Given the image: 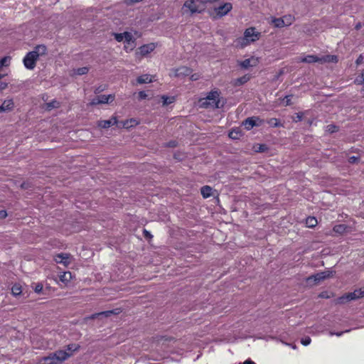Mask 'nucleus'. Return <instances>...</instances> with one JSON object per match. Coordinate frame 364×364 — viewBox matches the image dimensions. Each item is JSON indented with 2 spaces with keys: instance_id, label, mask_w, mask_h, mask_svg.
<instances>
[{
  "instance_id": "1",
  "label": "nucleus",
  "mask_w": 364,
  "mask_h": 364,
  "mask_svg": "<svg viewBox=\"0 0 364 364\" xmlns=\"http://www.w3.org/2000/svg\"><path fill=\"white\" fill-rule=\"evenodd\" d=\"M220 92L218 90H211L205 97L200 100V107L206 109L219 108L220 107Z\"/></svg>"
},
{
  "instance_id": "2",
  "label": "nucleus",
  "mask_w": 364,
  "mask_h": 364,
  "mask_svg": "<svg viewBox=\"0 0 364 364\" xmlns=\"http://www.w3.org/2000/svg\"><path fill=\"white\" fill-rule=\"evenodd\" d=\"M260 37V32L257 31L255 27H250L245 30L243 37L237 41L240 46L245 48L258 41Z\"/></svg>"
},
{
  "instance_id": "3",
  "label": "nucleus",
  "mask_w": 364,
  "mask_h": 364,
  "mask_svg": "<svg viewBox=\"0 0 364 364\" xmlns=\"http://www.w3.org/2000/svg\"><path fill=\"white\" fill-rule=\"evenodd\" d=\"M70 356L67 350H60L43 357L41 364H60Z\"/></svg>"
},
{
  "instance_id": "4",
  "label": "nucleus",
  "mask_w": 364,
  "mask_h": 364,
  "mask_svg": "<svg viewBox=\"0 0 364 364\" xmlns=\"http://www.w3.org/2000/svg\"><path fill=\"white\" fill-rule=\"evenodd\" d=\"M184 14H193L200 13L205 9L204 4L199 0H186L183 6Z\"/></svg>"
},
{
  "instance_id": "5",
  "label": "nucleus",
  "mask_w": 364,
  "mask_h": 364,
  "mask_svg": "<svg viewBox=\"0 0 364 364\" xmlns=\"http://www.w3.org/2000/svg\"><path fill=\"white\" fill-rule=\"evenodd\" d=\"M37 52H29L23 58L24 66L28 70H33L36 66V60H38Z\"/></svg>"
},
{
  "instance_id": "6",
  "label": "nucleus",
  "mask_w": 364,
  "mask_h": 364,
  "mask_svg": "<svg viewBox=\"0 0 364 364\" xmlns=\"http://www.w3.org/2000/svg\"><path fill=\"white\" fill-rule=\"evenodd\" d=\"M362 297H364V289H359L340 297L339 301L343 303L344 301H352Z\"/></svg>"
},
{
  "instance_id": "7",
  "label": "nucleus",
  "mask_w": 364,
  "mask_h": 364,
  "mask_svg": "<svg viewBox=\"0 0 364 364\" xmlns=\"http://www.w3.org/2000/svg\"><path fill=\"white\" fill-rule=\"evenodd\" d=\"M263 120L259 119L258 117H252L247 118L244 122L243 125L245 126L247 130L252 129L254 127H259L262 125Z\"/></svg>"
},
{
  "instance_id": "8",
  "label": "nucleus",
  "mask_w": 364,
  "mask_h": 364,
  "mask_svg": "<svg viewBox=\"0 0 364 364\" xmlns=\"http://www.w3.org/2000/svg\"><path fill=\"white\" fill-rule=\"evenodd\" d=\"M114 99V95H99V96H97L95 98H93L90 102V105H100V104H107L109 102L113 101Z\"/></svg>"
},
{
  "instance_id": "9",
  "label": "nucleus",
  "mask_w": 364,
  "mask_h": 364,
  "mask_svg": "<svg viewBox=\"0 0 364 364\" xmlns=\"http://www.w3.org/2000/svg\"><path fill=\"white\" fill-rule=\"evenodd\" d=\"M192 73V70L186 66H181L178 68L173 69L170 74L171 76L177 77H184L190 75Z\"/></svg>"
},
{
  "instance_id": "10",
  "label": "nucleus",
  "mask_w": 364,
  "mask_h": 364,
  "mask_svg": "<svg viewBox=\"0 0 364 364\" xmlns=\"http://www.w3.org/2000/svg\"><path fill=\"white\" fill-rule=\"evenodd\" d=\"M124 49L127 51L132 50L135 47V40L132 36V34L129 32H124Z\"/></svg>"
},
{
  "instance_id": "11",
  "label": "nucleus",
  "mask_w": 364,
  "mask_h": 364,
  "mask_svg": "<svg viewBox=\"0 0 364 364\" xmlns=\"http://www.w3.org/2000/svg\"><path fill=\"white\" fill-rule=\"evenodd\" d=\"M232 8V6L230 3H225L215 8V11L218 16L222 17L226 15Z\"/></svg>"
},
{
  "instance_id": "12",
  "label": "nucleus",
  "mask_w": 364,
  "mask_h": 364,
  "mask_svg": "<svg viewBox=\"0 0 364 364\" xmlns=\"http://www.w3.org/2000/svg\"><path fill=\"white\" fill-rule=\"evenodd\" d=\"M327 60L326 58H321L314 55H308L304 57H301L299 59L300 62L306 63H312L319 62L323 63V61Z\"/></svg>"
},
{
  "instance_id": "13",
  "label": "nucleus",
  "mask_w": 364,
  "mask_h": 364,
  "mask_svg": "<svg viewBox=\"0 0 364 364\" xmlns=\"http://www.w3.org/2000/svg\"><path fill=\"white\" fill-rule=\"evenodd\" d=\"M54 260L56 263L63 264L67 266L70 263V255L60 253L55 256Z\"/></svg>"
},
{
  "instance_id": "14",
  "label": "nucleus",
  "mask_w": 364,
  "mask_h": 364,
  "mask_svg": "<svg viewBox=\"0 0 364 364\" xmlns=\"http://www.w3.org/2000/svg\"><path fill=\"white\" fill-rule=\"evenodd\" d=\"M156 48V44L154 43L143 45L139 48V53L145 56L152 52Z\"/></svg>"
},
{
  "instance_id": "15",
  "label": "nucleus",
  "mask_w": 364,
  "mask_h": 364,
  "mask_svg": "<svg viewBox=\"0 0 364 364\" xmlns=\"http://www.w3.org/2000/svg\"><path fill=\"white\" fill-rule=\"evenodd\" d=\"M113 124H117V127H120L116 117H112L108 120H101L98 122V126L104 129L109 128Z\"/></svg>"
},
{
  "instance_id": "16",
  "label": "nucleus",
  "mask_w": 364,
  "mask_h": 364,
  "mask_svg": "<svg viewBox=\"0 0 364 364\" xmlns=\"http://www.w3.org/2000/svg\"><path fill=\"white\" fill-rule=\"evenodd\" d=\"M118 124L120 125L119 127L129 129L136 126L139 124V122L136 119L132 118L124 121L118 122Z\"/></svg>"
},
{
  "instance_id": "17",
  "label": "nucleus",
  "mask_w": 364,
  "mask_h": 364,
  "mask_svg": "<svg viewBox=\"0 0 364 364\" xmlns=\"http://www.w3.org/2000/svg\"><path fill=\"white\" fill-rule=\"evenodd\" d=\"M331 274H332V272L328 270V271L317 273L316 274L312 276L310 279H314V280L315 282H320L321 280H323L326 278L330 277Z\"/></svg>"
},
{
  "instance_id": "18",
  "label": "nucleus",
  "mask_w": 364,
  "mask_h": 364,
  "mask_svg": "<svg viewBox=\"0 0 364 364\" xmlns=\"http://www.w3.org/2000/svg\"><path fill=\"white\" fill-rule=\"evenodd\" d=\"M154 76L148 74L141 75L137 77L138 84L149 83L154 81Z\"/></svg>"
},
{
  "instance_id": "19",
  "label": "nucleus",
  "mask_w": 364,
  "mask_h": 364,
  "mask_svg": "<svg viewBox=\"0 0 364 364\" xmlns=\"http://www.w3.org/2000/svg\"><path fill=\"white\" fill-rule=\"evenodd\" d=\"M14 107V102L11 99H8L4 101L0 106V112L9 111Z\"/></svg>"
},
{
  "instance_id": "20",
  "label": "nucleus",
  "mask_w": 364,
  "mask_h": 364,
  "mask_svg": "<svg viewBox=\"0 0 364 364\" xmlns=\"http://www.w3.org/2000/svg\"><path fill=\"white\" fill-rule=\"evenodd\" d=\"M200 193L203 198H207L212 195V188L208 186H204L201 188Z\"/></svg>"
},
{
  "instance_id": "21",
  "label": "nucleus",
  "mask_w": 364,
  "mask_h": 364,
  "mask_svg": "<svg viewBox=\"0 0 364 364\" xmlns=\"http://www.w3.org/2000/svg\"><path fill=\"white\" fill-rule=\"evenodd\" d=\"M271 22L277 28H282L285 26V23L282 18H272Z\"/></svg>"
},
{
  "instance_id": "22",
  "label": "nucleus",
  "mask_w": 364,
  "mask_h": 364,
  "mask_svg": "<svg viewBox=\"0 0 364 364\" xmlns=\"http://www.w3.org/2000/svg\"><path fill=\"white\" fill-rule=\"evenodd\" d=\"M71 273L70 272H63L60 276V281H61L63 283H67L71 279Z\"/></svg>"
},
{
  "instance_id": "23",
  "label": "nucleus",
  "mask_w": 364,
  "mask_h": 364,
  "mask_svg": "<svg viewBox=\"0 0 364 364\" xmlns=\"http://www.w3.org/2000/svg\"><path fill=\"white\" fill-rule=\"evenodd\" d=\"M119 313V309H114V310H112V311H103L100 314H94L92 316V318H95L97 316H109L111 314H118Z\"/></svg>"
},
{
  "instance_id": "24",
  "label": "nucleus",
  "mask_w": 364,
  "mask_h": 364,
  "mask_svg": "<svg viewBox=\"0 0 364 364\" xmlns=\"http://www.w3.org/2000/svg\"><path fill=\"white\" fill-rule=\"evenodd\" d=\"M11 292L14 296L20 295L22 292L21 286L18 284H15L11 288Z\"/></svg>"
},
{
  "instance_id": "25",
  "label": "nucleus",
  "mask_w": 364,
  "mask_h": 364,
  "mask_svg": "<svg viewBox=\"0 0 364 364\" xmlns=\"http://www.w3.org/2000/svg\"><path fill=\"white\" fill-rule=\"evenodd\" d=\"M306 225L309 228H314L317 225V220L314 217H309L306 220Z\"/></svg>"
},
{
  "instance_id": "26",
  "label": "nucleus",
  "mask_w": 364,
  "mask_h": 364,
  "mask_svg": "<svg viewBox=\"0 0 364 364\" xmlns=\"http://www.w3.org/2000/svg\"><path fill=\"white\" fill-rule=\"evenodd\" d=\"M32 52H37L38 57H39L40 55L45 54L46 52V47L43 45L38 46L35 48V50Z\"/></svg>"
},
{
  "instance_id": "27",
  "label": "nucleus",
  "mask_w": 364,
  "mask_h": 364,
  "mask_svg": "<svg viewBox=\"0 0 364 364\" xmlns=\"http://www.w3.org/2000/svg\"><path fill=\"white\" fill-rule=\"evenodd\" d=\"M282 18L285 23V26H290L294 21V17L291 15L284 16Z\"/></svg>"
},
{
  "instance_id": "28",
  "label": "nucleus",
  "mask_w": 364,
  "mask_h": 364,
  "mask_svg": "<svg viewBox=\"0 0 364 364\" xmlns=\"http://www.w3.org/2000/svg\"><path fill=\"white\" fill-rule=\"evenodd\" d=\"M163 100V105H168L173 103L175 101V97H168L166 95H163L161 97Z\"/></svg>"
},
{
  "instance_id": "29",
  "label": "nucleus",
  "mask_w": 364,
  "mask_h": 364,
  "mask_svg": "<svg viewBox=\"0 0 364 364\" xmlns=\"http://www.w3.org/2000/svg\"><path fill=\"white\" fill-rule=\"evenodd\" d=\"M268 124L273 127H278L281 126V124L277 118H271L267 122Z\"/></svg>"
},
{
  "instance_id": "30",
  "label": "nucleus",
  "mask_w": 364,
  "mask_h": 364,
  "mask_svg": "<svg viewBox=\"0 0 364 364\" xmlns=\"http://www.w3.org/2000/svg\"><path fill=\"white\" fill-rule=\"evenodd\" d=\"M88 72V68L87 67L79 68L74 70V73L78 75H82L86 74Z\"/></svg>"
},
{
  "instance_id": "31",
  "label": "nucleus",
  "mask_w": 364,
  "mask_h": 364,
  "mask_svg": "<svg viewBox=\"0 0 364 364\" xmlns=\"http://www.w3.org/2000/svg\"><path fill=\"white\" fill-rule=\"evenodd\" d=\"M346 226L344 225H338L334 226L333 230L338 233H343L346 230Z\"/></svg>"
},
{
  "instance_id": "32",
  "label": "nucleus",
  "mask_w": 364,
  "mask_h": 364,
  "mask_svg": "<svg viewBox=\"0 0 364 364\" xmlns=\"http://www.w3.org/2000/svg\"><path fill=\"white\" fill-rule=\"evenodd\" d=\"M321 58H326V60H327L323 61V63L337 62V60H338L337 56H336V55H326V56L321 57Z\"/></svg>"
},
{
  "instance_id": "33",
  "label": "nucleus",
  "mask_w": 364,
  "mask_h": 364,
  "mask_svg": "<svg viewBox=\"0 0 364 364\" xmlns=\"http://www.w3.org/2000/svg\"><path fill=\"white\" fill-rule=\"evenodd\" d=\"M240 65H241V67L244 68H247L250 66H252V64H251V59H245L244 60H242Z\"/></svg>"
},
{
  "instance_id": "34",
  "label": "nucleus",
  "mask_w": 364,
  "mask_h": 364,
  "mask_svg": "<svg viewBox=\"0 0 364 364\" xmlns=\"http://www.w3.org/2000/svg\"><path fill=\"white\" fill-rule=\"evenodd\" d=\"M248 80L249 77H247L246 75L239 77L236 80V85H242L247 82Z\"/></svg>"
},
{
  "instance_id": "35",
  "label": "nucleus",
  "mask_w": 364,
  "mask_h": 364,
  "mask_svg": "<svg viewBox=\"0 0 364 364\" xmlns=\"http://www.w3.org/2000/svg\"><path fill=\"white\" fill-rule=\"evenodd\" d=\"M326 131L330 133H334L337 131V127L333 124L328 125L326 127Z\"/></svg>"
},
{
  "instance_id": "36",
  "label": "nucleus",
  "mask_w": 364,
  "mask_h": 364,
  "mask_svg": "<svg viewBox=\"0 0 364 364\" xmlns=\"http://www.w3.org/2000/svg\"><path fill=\"white\" fill-rule=\"evenodd\" d=\"M311 338L309 336H306L301 339V343L302 345L306 346L311 343Z\"/></svg>"
},
{
  "instance_id": "37",
  "label": "nucleus",
  "mask_w": 364,
  "mask_h": 364,
  "mask_svg": "<svg viewBox=\"0 0 364 364\" xmlns=\"http://www.w3.org/2000/svg\"><path fill=\"white\" fill-rule=\"evenodd\" d=\"M114 38L118 42H122L124 41V35H123V33H114Z\"/></svg>"
},
{
  "instance_id": "38",
  "label": "nucleus",
  "mask_w": 364,
  "mask_h": 364,
  "mask_svg": "<svg viewBox=\"0 0 364 364\" xmlns=\"http://www.w3.org/2000/svg\"><path fill=\"white\" fill-rule=\"evenodd\" d=\"M350 330H346L345 331H340V332H333V331H331L330 332V335L331 336H341L344 333H347V332H349Z\"/></svg>"
},
{
  "instance_id": "39",
  "label": "nucleus",
  "mask_w": 364,
  "mask_h": 364,
  "mask_svg": "<svg viewBox=\"0 0 364 364\" xmlns=\"http://www.w3.org/2000/svg\"><path fill=\"white\" fill-rule=\"evenodd\" d=\"M146 97H147V95H146V93L144 91H140L138 93V97H139V100L146 99Z\"/></svg>"
},
{
  "instance_id": "40",
  "label": "nucleus",
  "mask_w": 364,
  "mask_h": 364,
  "mask_svg": "<svg viewBox=\"0 0 364 364\" xmlns=\"http://www.w3.org/2000/svg\"><path fill=\"white\" fill-rule=\"evenodd\" d=\"M291 95H287L284 98V104L285 105H290L291 103Z\"/></svg>"
},
{
  "instance_id": "41",
  "label": "nucleus",
  "mask_w": 364,
  "mask_h": 364,
  "mask_svg": "<svg viewBox=\"0 0 364 364\" xmlns=\"http://www.w3.org/2000/svg\"><path fill=\"white\" fill-rule=\"evenodd\" d=\"M56 104H58V102L56 101H53L52 102L48 103L47 104V108L48 109H52L53 107H57Z\"/></svg>"
},
{
  "instance_id": "42",
  "label": "nucleus",
  "mask_w": 364,
  "mask_h": 364,
  "mask_svg": "<svg viewBox=\"0 0 364 364\" xmlns=\"http://www.w3.org/2000/svg\"><path fill=\"white\" fill-rule=\"evenodd\" d=\"M199 78H200V75L197 73H194L191 75V80L192 81L198 80Z\"/></svg>"
},
{
  "instance_id": "43",
  "label": "nucleus",
  "mask_w": 364,
  "mask_h": 364,
  "mask_svg": "<svg viewBox=\"0 0 364 364\" xmlns=\"http://www.w3.org/2000/svg\"><path fill=\"white\" fill-rule=\"evenodd\" d=\"M358 160V157L353 156H350L348 159V161L351 164L356 162Z\"/></svg>"
},
{
  "instance_id": "44",
  "label": "nucleus",
  "mask_w": 364,
  "mask_h": 364,
  "mask_svg": "<svg viewBox=\"0 0 364 364\" xmlns=\"http://www.w3.org/2000/svg\"><path fill=\"white\" fill-rule=\"evenodd\" d=\"M43 289V286L41 284H37L35 287V291L37 292V293H39L42 291Z\"/></svg>"
},
{
  "instance_id": "45",
  "label": "nucleus",
  "mask_w": 364,
  "mask_h": 364,
  "mask_svg": "<svg viewBox=\"0 0 364 364\" xmlns=\"http://www.w3.org/2000/svg\"><path fill=\"white\" fill-rule=\"evenodd\" d=\"M363 60V57L362 55H360L359 57L357 58L355 63L357 65H360Z\"/></svg>"
},
{
  "instance_id": "46",
  "label": "nucleus",
  "mask_w": 364,
  "mask_h": 364,
  "mask_svg": "<svg viewBox=\"0 0 364 364\" xmlns=\"http://www.w3.org/2000/svg\"><path fill=\"white\" fill-rule=\"evenodd\" d=\"M143 0H127L126 2L127 4H132L134 3L142 1Z\"/></svg>"
},
{
  "instance_id": "47",
  "label": "nucleus",
  "mask_w": 364,
  "mask_h": 364,
  "mask_svg": "<svg viewBox=\"0 0 364 364\" xmlns=\"http://www.w3.org/2000/svg\"><path fill=\"white\" fill-rule=\"evenodd\" d=\"M7 216V213L6 210L0 211V218H5Z\"/></svg>"
},
{
  "instance_id": "48",
  "label": "nucleus",
  "mask_w": 364,
  "mask_h": 364,
  "mask_svg": "<svg viewBox=\"0 0 364 364\" xmlns=\"http://www.w3.org/2000/svg\"><path fill=\"white\" fill-rule=\"evenodd\" d=\"M77 349V347L75 346L74 345H69L68 346V350H75Z\"/></svg>"
},
{
  "instance_id": "49",
  "label": "nucleus",
  "mask_w": 364,
  "mask_h": 364,
  "mask_svg": "<svg viewBox=\"0 0 364 364\" xmlns=\"http://www.w3.org/2000/svg\"><path fill=\"white\" fill-rule=\"evenodd\" d=\"M144 236L146 237V238H151L152 237V235H151V233L149 232H148L146 230H144Z\"/></svg>"
},
{
  "instance_id": "50",
  "label": "nucleus",
  "mask_w": 364,
  "mask_h": 364,
  "mask_svg": "<svg viewBox=\"0 0 364 364\" xmlns=\"http://www.w3.org/2000/svg\"><path fill=\"white\" fill-rule=\"evenodd\" d=\"M240 364H255V362H253L252 360H245L244 363H240Z\"/></svg>"
},
{
  "instance_id": "51",
  "label": "nucleus",
  "mask_w": 364,
  "mask_h": 364,
  "mask_svg": "<svg viewBox=\"0 0 364 364\" xmlns=\"http://www.w3.org/2000/svg\"><path fill=\"white\" fill-rule=\"evenodd\" d=\"M302 119V115L301 114H297L296 115V119H295V121H301Z\"/></svg>"
},
{
  "instance_id": "52",
  "label": "nucleus",
  "mask_w": 364,
  "mask_h": 364,
  "mask_svg": "<svg viewBox=\"0 0 364 364\" xmlns=\"http://www.w3.org/2000/svg\"><path fill=\"white\" fill-rule=\"evenodd\" d=\"M283 343H284L285 345L291 346L293 349H296V346L295 345H294V344H289V343H284V342H283Z\"/></svg>"
},
{
  "instance_id": "53",
  "label": "nucleus",
  "mask_w": 364,
  "mask_h": 364,
  "mask_svg": "<svg viewBox=\"0 0 364 364\" xmlns=\"http://www.w3.org/2000/svg\"><path fill=\"white\" fill-rule=\"evenodd\" d=\"M6 85H7L6 83H1L0 85V89H4L6 87Z\"/></svg>"
},
{
  "instance_id": "54",
  "label": "nucleus",
  "mask_w": 364,
  "mask_h": 364,
  "mask_svg": "<svg viewBox=\"0 0 364 364\" xmlns=\"http://www.w3.org/2000/svg\"><path fill=\"white\" fill-rule=\"evenodd\" d=\"M168 146H175V142L174 141L169 142Z\"/></svg>"
},
{
  "instance_id": "55",
  "label": "nucleus",
  "mask_w": 364,
  "mask_h": 364,
  "mask_svg": "<svg viewBox=\"0 0 364 364\" xmlns=\"http://www.w3.org/2000/svg\"><path fill=\"white\" fill-rule=\"evenodd\" d=\"M217 0H204V1L205 2H209V3H213V2H215Z\"/></svg>"
},
{
  "instance_id": "56",
  "label": "nucleus",
  "mask_w": 364,
  "mask_h": 364,
  "mask_svg": "<svg viewBox=\"0 0 364 364\" xmlns=\"http://www.w3.org/2000/svg\"><path fill=\"white\" fill-rule=\"evenodd\" d=\"M232 134H233V133H232V132H230V134H229L230 137H231V138H234L235 136H232Z\"/></svg>"
},
{
  "instance_id": "57",
  "label": "nucleus",
  "mask_w": 364,
  "mask_h": 364,
  "mask_svg": "<svg viewBox=\"0 0 364 364\" xmlns=\"http://www.w3.org/2000/svg\"><path fill=\"white\" fill-rule=\"evenodd\" d=\"M360 27V24H358V25L356 26V27H355V28H356L357 29H358Z\"/></svg>"
},
{
  "instance_id": "58",
  "label": "nucleus",
  "mask_w": 364,
  "mask_h": 364,
  "mask_svg": "<svg viewBox=\"0 0 364 364\" xmlns=\"http://www.w3.org/2000/svg\"><path fill=\"white\" fill-rule=\"evenodd\" d=\"M2 78V75L0 74V80Z\"/></svg>"
}]
</instances>
